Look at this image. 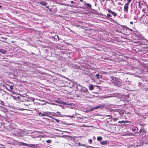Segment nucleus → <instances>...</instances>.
<instances>
[{
  "label": "nucleus",
  "mask_w": 148,
  "mask_h": 148,
  "mask_svg": "<svg viewBox=\"0 0 148 148\" xmlns=\"http://www.w3.org/2000/svg\"><path fill=\"white\" fill-rule=\"evenodd\" d=\"M111 81L114 83V85L118 87H119L121 86V82L120 80L116 77L111 78Z\"/></svg>",
  "instance_id": "obj_1"
},
{
  "label": "nucleus",
  "mask_w": 148,
  "mask_h": 148,
  "mask_svg": "<svg viewBox=\"0 0 148 148\" xmlns=\"http://www.w3.org/2000/svg\"><path fill=\"white\" fill-rule=\"evenodd\" d=\"M105 104H99L98 105L94 107H90V108L89 110H87V112H89L90 111H92L98 109V108H103L105 106Z\"/></svg>",
  "instance_id": "obj_2"
},
{
  "label": "nucleus",
  "mask_w": 148,
  "mask_h": 148,
  "mask_svg": "<svg viewBox=\"0 0 148 148\" xmlns=\"http://www.w3.org/2000/svg\"><path fill=\"white\" fill-rule=\"evenodd\" d=\"M5 87V88L10 91H11L14 88L13 86L10 85L9 84H6Z\"/></svg>",
  "instance_id": "obj_3"
},
{
  "label": "nucleus",
  "mask_w": 148,
  "mask_h": 148,
  "mask_svg": "<svg viewBox=\"0 0 148 148\" xmlns=\"http://www.w3.org/2000/svg\"><path fill=\"white\" fill-rule=\"evenodd\" d=\"M129 5V3H127L125 4L124 8V11L127 12L128 11Z\"/></svg>",
  "instance_id": "obj_4"
},
{
  "label": "nucleus",
  "mask_w": 148,
  "mask_h": 148,
  "mask_svg": "<svg viewBox=\"0 0 148 148\" xmlns=\"http://www.w3.org/2000/svg\"><path fill=\"white\" fill-rule=\"evenodd\" d=\"M83 3L86 6L89 8L90 9L91 8L92 6L90 4L86 3V1H84L83 2Z\"/></svg>",
  "instance_id": "obj_5"
},
{
  "label": "nucleus",
  "mask_w": 148,
  "mask_h": 148,
  "mask_svg": "<svg viewBox=\"0 0 148 148\" xmlns=\"http://www.w3.org/2000/svg\"><path fill=\"white\" fill-rule=\"evenodd\" d=\"M27 146L32 148H34L37 147L36 145L33 144H27Z\"/></svg>",
  "instance_id": "obj_6"
},
{
  "label": "nucleus",
  "mask_w": 148,
  "mask_h": 148,
  "mask_svg": "<svg viewBox=\"0 0 148 148\" xmlns=\"http://www.w3.org/2000/svg\"><path fill=\"white\" fill-rule=\"evenodd\" d=\"M95 77H96V79L99 80L102 78V76L98 74H97L95 75Z\"/></svg>",
  "instance_id": "obj_7"
},
{
  "label": "nucleus",
  "mask_w": 148,
  "mask_h": 148,
  "mask_svg": "<svg viewBox=\"0 0 148 148\" xmlns=\"http://www.w3.org/2000/svg\"><path fill=\"white\" fill-rule=\"evenodd\" d=\"M18 144L21 145H23L25 146H27V144H26L24 143L18 142Z\"/></svg>",
  "instance_id": "obj_8"
},
{
  "label": "nucleus",
  "mask_w": 148,
  "mask_h": 148,
  "mask_svg": "<svg viewBox=\"0 0 148 148\" xmlns=\"http://www.w3.org/2000/svg\"><path fill=\"white\" fill-rule=\"evenodd\" d=\"M7 52V51L6 50H3V49H0V52L2 53L5 54H6Z\"/></svg>",
  "instance_id": "obj_9"
},
{
  "label": "nucleus",
  "mask_w": 148,
  "mask_h": 148,
  "mask_svg": "<svg viewBox=\"0 0 148 148\" xmlns=\"http://www.w3.org/2000/svg\"><path fill=\"white\" fill-rule=\"evenodd\" d=\"M81 91L84 92H85L88 91V89L87 88L85 87H83L81 89Z\"/></svg>",
  "instance_id": "obj_10"
},
{
  "label": "nucleus",
  "mask_w": 148,
  "mask_h": 148,
  "mask_svg": "<svg viewBox=\"0 0 148 148\" xmlns=\"http://www.w3.org/2000/svg\"><path fill=\"white\" fill-rule=\"evenodd\" d=\"M28 134L26 130H23L21 132V134L23 136L26 135Z\"/></svg>",
  "instance_id": "obj_11"
},
{
  "label": "nucleus",
  "mask_w": 148,
  "mask_h": 148,
  "mask_svg": "<svg viewBox=\"0 0 148 148\" xmlns=\"http://www.w3.org/2000/svg\"><path fill=\"white\" fill-rule=\"evenodd\" d=\"M40 3L41 5L44 6H46L47 4V3L45 1L40 2Z\"/></svg>",
  "instance_id": "obj_12"
},
{
  "label": "nucleus",
  "mask_w": 148,
  "mask_h": 148,
  "mask_svg": "<svg viewBox=\"0 0 148 148\" xmlns=\"http://www.w3.org/2000/svg\"><path fill=\"white\" fill-rule=\"evenodd\" d=\"M107 140L103 141L101 143V145H105L107 144Z\"/></svg>",
  "instance_id": "obj_13"
},
{
  "label": "nucleus",
  "mask_w": 148,
  "mask_h": 148,
  "mask_svg": "<svg viewBox=\"0 0 148 148\" xmlns=\"http://www.w3.org/2000/svg\"><path fill=\"white\" fill-rule=\"evenodd\" d=\"M94 86L93 85H92L91 84H90V86L89 87V89L90 90H93V89L94 88Z\"/></svg>",
  "instance_id": "obj_14"
},
{
  "label": "nucleus",
  "mask_w": 148,
  "mask_h": 148,
  "mask_svg": "<svg viewBox=\"0 0 148 148\" xmlns=\"http://www.w3.org/2000/svg\"><path fill=\"white\" fill-rule=\"evenodd\" d=\"M102 139V138L101 136H99L97 138V139L98 141H100Z\"/></svg>",
  "instance_id": "obj_15"
},
{
  "label": "nucleus",
  "mask_w": 148,
  "mask_h": 148,
  "mask_svg": "<svg viewBox=\"0 0 148 148\" xmlns=\"http://www.w3.org/2000/svg\"><path fill=\"white\" fill-rule=\"evenodd\" d=\"M111 14L114 16H115L116 15V14L113 12H112Z\"/></svg>",
  "instance_id": "obj_16"
},
{
  "label": "nucleus",
  "mask_w": 148,
  "mask_h": 148,
  "mask_svg": "<svg viewBox=\"0 0 148 148\" xmlns=\"http://www.w3.org/2000/svg\"><path fill=\"white\" fill-rule=\"evenodd\" d=\"M108 12L111 14H112V13L113 12V11H112L110 10V9L108 10Z\"/></svg>",
  "instance_id": "obj_17"
},
{
  "label": "nucleus",
  "mask_w": 148,
  "mask_h": 148,
  "mask_svg": "<svg viewBox=\"0 0 148 148\" xmlns=\"http://www.w3.org/2000/svg\"><path fill=\"white\" fill-rule=\"evenodd\" d=\"M46 142L48 143H50L51 142V140H47Z\"/></svg>",
  "instance_id": "obj_18"
},
{
  "label": "nucleus",
  "mask_w": 148,
  "mask_h": 148,
  "mask_svg": "<svg viewBox=\"0 0 148 148\" xmlns=\"http://www.w3.org/2000/svg\"><path fill=\"white\" fill-rule=\"evenodd\" d=\"M118 119V118H114L113 119V120L114 121H117Z\"/></svg>",
  "instance_id": "obj_19"
},
{
  "label": "nucleus",
  "mask_w": 148,
  "mask_h": 148,
  "mask_svg": "<svg viewBox=\"0 0 148 148\" xmlns=\"http://www.w3.org/2000/svg\"><path fill=\"white\" fill-rule=\"evenodd\" d=\"M56 37H57L58 38V40H59V37L58 36L56 35L55 36V38H56Z\"/></svg>",
  "instance_id": "obj_20"
},
{
  "label": "nucleus",
  "mask_w": 148,
  "mask_h": 148,
  "mask_svg": "<svg viewBox=\"0 0 148 148\" xmlns=\"http://www.w3.org/2000/svg\"><path fill=\"white\" fill-rule=\"evenodd\" d=\"M107 15L108 17H111V15L110 14H108Z\"/></svg>",
  "instance_id": "obj_21"
},
{
  "label": "nucleus",
  "mask_w": 148,
  "mask_h": 148,
  "mask_svg": "<svg viewBox=\"0 0 148 148\" xmlns=\"http://www.w3.org/2000/svg\"><path fill=\"white\" fill-rule=\"evenodd\" d=\"M82 145L83 146H84V147H87V148H89V147H91V146H90V147H87V146H86V145Z\"/></svg>",
  "instance_id": "obj_22"
},
{
  "label": "nucleus",
  "mask_w": 148,
  "mask_h": 148,
  "mask_svg": "<svg viewBox=\"0 0 148 148\" xmlns=\"http://www.w3.org/2000/svg\"><path fill=\"white\" fill-rule=\"evenodd\" d=\"M121 122L122 123H127V122L126 121H121Z\"/></svg>",
  "instance_id": "obj_23"
},
{
  "label": "nucleus",
  "mask_w": 148,
  "mask_h": 148,
  "mask_svg": "<svg viewBox=\"0 0 148 148\" xmlns=\"http://www.w3.org/2000/svg\"><path fill=\"white\" fill-rule=\"evenodd\" d=\"M41 116H47V115L45 114H41Z\"/></svg>",
  "instance_id": "obj_24"
},
{
  "label": "nucleus",
  "mask_w": 148,
  "mask_h": 148,
  "mask_svg": "<svg viewBox=\"0 0 148 148\" xmlns=\"http://www.w3.org/2000/svg\"><path fill=\"white\" fill-rule=\"evenodd\" d=\"M89 142L90 144H91L92 143V140L91 139H90L89 140Z\"/></svg>",
  "instance_id": "obj_25"
},
{
  "label": "nucleus",
  "mask_w": 148,
  "mask_h": 148,
  "mask_svg": "<svg viewBox=\"0 0 148 148\" xmlns=\"http://www.w3.org/2000/svg\"><path fill=\"white\" fill-rule=\"evenodd\" d=\"M73 116H69V115H67V117H70V118H72L73 117Z\"/></svg>",
  "instance_id": "obj_26"
},
{
  "label": "nucleus",
  "mask_w": 148,
  "mask_h": 148,
  "mask_svg": "<svg viewBox=\"0 0 148 148\" xmlns=\"http://www.w3.org/2000/svg\"><path fill=\"white\" fill-rule=\"evenodd\" d=\"M96 86L97 87V88H98V89H100V86H96V85H95V86Z\"/></svg>",
  "instance_id": "obj_27"
},
{
  "label": "nucleus",
  "mask_w": 148,
  "mask_h": 148,
  "mask_svg": "<svg viewBox=\"0 0 148 148\" xmlns=\"http://www.w3.org/2000/svg\"><path fill=\"white\" fill-rule=\"evenodd\" d=\"M55 120L57 121L58 122H59V120L58 119H55Z\"/></svg>",
  "instance_id": "obj_28"
},
{
  "label": "nucleus",
  "mask_w": 148,
  "mask_h": 148,
  "mask_svg": "<svg viewBox=\"0 0 148 148\" xmlns=\"http://www.w3.org/2000/svg\"><path fill=\"white\" fill-rule=\"evenodd\" d=\"M132 0H128L127 1H128V3H129L132 1Z\"/></svg>",
  "instance_id": "obj_29"
},
{
  "label": "nucleus",
  "mask_w": 148,
  "mask_h": 148,
  "mask_svg": "<svg viewBox=\"0 0 148 148\" xmlns=\"http://www.w3.org/2000/svg\"><path fill=\"white\" fill-rule=\"evenodd\" d=\"M130 23V24L131 25L133 24V22L132 21H131Z\"/></svg>",
  "instance_id": "obj_30"
},
{
  "label": "nucleus",
  "mask_w": 148,
  "mask_h": 148,
  "mask_svg": "<svg viewBox=\"0 0 148 148\" xmlns=\"http://www.w3.org/2000/svg\"><path fill=\"white\" fill-rule=\"evenodd\" d=\"M41 112H39L38 113L39 115L40 116V115H41Z\"/></svg>",
  "instance_id": "obj_31"
},
{
  "label": "nucleus",
  "mask_w": 148,
  "mask_h": 148,
  "mask_svg": "<svg viewBox=\"0 0 148 148\" xmlns=\"http://www.w3.org/2000/svg\"><path fill=\"white\" fill-rule=\"evenodd\" d=\"M80 1H81L83 3V2L84 1H83V0H79Z\"/></svg>",
  "instance_id": "obj_32"
},
{
  "label": "nucleus",
  "mask_w": 148,
  "mask_h": 148,
  "mask_svg": "<svg viewBox=\"0 0 148 148\" xmlns=\"http://www.w3.org/2000/svg\"><path fill=\"white\" fill-rule=\"evenodd\" d=\"M71 3H72V4L74 3V2L73 1H71Z\"/></svg>",
  "instance_id": "obj_33"
},
{
  "label": "nucleus",
  "mask_w": 148,
  "mask_h": 148,
  "mask_svg": "<svg viewBox=\"0 0 148 148\" xmlns=\"http://www.w3.org/2000/svg\"><path fill=\"white\" fill-rule=\"evenodd\" d=\"M46 8H49V6H46V5L45 6Z\"/></svg>",
  "instance_id": "obj_34"
},
{
  "label": "nucleus",
  "mask_w": 148,
  "mask_h": 148,
  "mask_svg": "<svg viewBox=\"0 0 148 148\" xmlns=\"http://www.w3.org/2000/svg\"><path fill=\"white\" fill-rule=\"evenodd\" d=\"M118 123H121V121H119V122H118Z\"/></svg>",
  "instance_id": "obj_35"
},
{
  "label": "nucleus",
  "mask_w": 148,
  "mask_h": 148,
  "mask_svg": "<svg viewBox=\"0 0 148 148\" xmlns=\"http://www.w3.org/2000/svg\"><path fill=\"white\" fill-rule=\"evenodd\" d=\"M67 5L69 6H71V7H72V6H73V5H72V6H71V5Z\"/></svg>",
  "instance_id": "obj_36"
},
{
  "label": "nucleus",
  "mask_w": 148,
  "mask_h": 148,
  "mask_svg": "<svg viewBox=\"0 0 148 148\" xmlns=\"http://www.w3.org/2000/svg\"><path fill=\"white\" fill-rule=\"evenodd\" d=\"M29 137H32V138H33L34 137L32 136H29Z\"/></svg>",
  "instance_id": "obj_37"
},
{
  "label": "nucleus",
  "mask_w": 148,
  "mask_h": 148,
  "mask_svg": "<svg viewBox=\"0 0 148 148\" xmlns=\"http://www.w3.org/2000/svg\"><path fill=\"white\" fill-rule=\"evenodd\" d=\"M69 105H72L71 104V103H70V104H69Z\"/></svg>",
  "instance_id": "obj_38"
},
{
  "label": "nucleus",
  "mask_w": 148,
  "mask_h": 148,
  "mask_svg": "<svg viewBox=\"0 0 148 148\" xmlns=\"http://www.w3.org/2000/svg\"><path fill=\"white\" fill-rule=\"evenodd\" d=\"M45 113L46 114H49L48 113V112H45Z\"/></svg>",
  "instance_id": "obj_39"
},
{
  "label": "nucleus",
  "mask_w": 148,
  "mask_h": 148,
  "mask_svg": "<svg viewBox=\"0 0 148 148\" xmlns=\"http://www.w3.org/2000/svg\"><path fill=\"white\" fill-rule=\"evenodd\" d=\"M1 146H4L2 144H1Z\"/></svg>",
  "instance_id": "obj_40"
},
{
  "label": "nucleus",
  "mask_w": 148,
  "mask_h": 148,
  "mask_svg": "<svg viewBox=\"0 0 148 148\" xmlns=\"http://www.w3.org/2000/svg\"><path fill=\"white\" fill-rule=\"evenodd\" d=\"M93 78H92V80H93L94 81V80H93Z\"/></svg>",
  "instance_id": "obj_41"
},
{
  "label": "nucleus",
  "mask_w": 148,
  "mask_h": 148,
  "mask_svg": "<svg viewBox=\"0 0 148 148\" xmlns=\"http://www.w3.org/2000/svg\"><path fill=\"white\" fill-rule=\"evenodd\" d=\"M109 116V115H106V116Z\"/></svg>",
  "instance_id": "obj_42"
},
{
  "label": "nucleus",
  "mask_w": 148,
  "mask_h": 148,
  "mask_svg": "<svg viewBox=\"0 0 148 148\" xmlns=\"http://www.w3.org/2000/svg\"><path fill=\"white\" fill-rule=\"evenodd\" d=\"M144 9H143L142 10H143V11H144Z\"/></svg>",
  "instance_id": "obj_43"
},
{
  "label": "nucleus",
  "mask_w": 148,
  "mask_h": 148,
  "mask_svg": "<svg viewBox=\"0 0 148 148\" xmlns=\"http://www.w3.org/2000/svg\"><path fill=\"white\" fill-rule=\"evenodd\" d=\"M1 6H0V8H1Z\"/></svg>",
  "instance_id": "obj_44"
},
{
  "label": "nucleus",
  "mask_w": 148,
  "mask_h": 148,
  "mask_svg": "<svg viewBox=\"0 0 148 148\" xmlns=\"http://www.w3.org/2000/svg\"><path fill=\"white\" fill-rule=\"evenodd\" d=\"M26 105V106H28V105Z\"/></svg>",
  "instance_id": "obj_45"
}]
</instances>
